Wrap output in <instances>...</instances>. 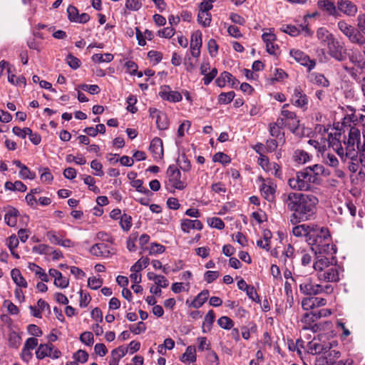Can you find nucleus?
Listing matches in <instances>:
<instances>
[{
    "label": "nucleus",
    "instance_id": "obj_8",
    "mask_svg": "<svg viewBox=\"0 0 365 365\" xmlns=\"http://www.w3.org/2000/svg\"><path fill=\"white\" fill-rule=\"evenodd\" d=\"M290 55L302 66H307L309 71L314 68L316 65L314 60H311L307 55L300 50L292 49L290 51Z\"/></svg>",
    "mask_w": 365,
    "mask_h": 365
},
{
    "label": "nucleus",
    "instance_id": "obj_3",
    "mask_svg": "<svg viewBox=\"0 0 365 365\" xmlns=\"http://www.w3.org/2000/svg\"><path fill=\"white\" fill-rule=\"evenodd\" d=\"M289 185L297 190H309L313 183H319L317 177L312 175L311 168H306L304 170L297 173L296 178L289 180Z\"/></svg>",
    "mask_w": 365,
    "mask_h": 365
},
{
    "label": "nucleus",
    "instance_id": "obj_14",
    "mask_svg": "<svg viewBox=\"0 0 365 365\" xmlns=\"http://www.w3.org/2000/svg\"><path fill=\"white\" fill-rule=\"evenodd\" d=\"M340 137L341 133H335L334 136L330 134L329 135V146L332 147L337 154L341 156V159L346 161L347 158H345V151L341 146Z\"/></svg>",
    "mask_w": 365,
    "mask_h": 365
},
{
    "label": "nucleus",
    "instance_id": "obj_24",
    "mask_svg": "<svg viewBox=\"0 0 365 365\" xmlns=\"http://www.w3.org/2000/svg\"><path fill=\"white\" fill-rule=\"evenodd\" d=\"M275 187L272 185L262 183L260 187L262 195L268 202H273L274 200Z\"/></svg>",
    "mask_w": 365,
    "mask_h": 365
},
{
    "label": "nucleus",
    "instance_id": "obj_36",
    "mask_svg": "<svg viewBox=\"0 0 365 365\" xmlns=\"http://www.w3.org/2000/svg\"><path fill=\"white\" fill-rule=\"evenodd\" d=\"M120 226L123 230L128 231L132 226V218L130 215L123 214L120 217Z\"/></svg>",
    "mask_w": 365,
    "mask_h": 365
},
{
    "label": "nucleus",
    "instance_id": "obj_60",
    "mask_svg": "<svg viewBox=\"0 0 365 365\" xmlns=\"http://www.w3.org/2000/svg\"><path fill=\"white\" fill-rule=\"evenodd\" d=\"M314 301L313 297L304 298L302 302V307L304 310L312 309L314 308Z\"/></svg>",
    "mask_w": 365,
    "mask_h": 365
},
{
    "label": "nucleus",
    "instance_id": "obj_35",
    "mask_svg": "<svg viewBox=\"0 0 365 365\" xmlns=\"http://www.w3.org/2000/svg\"><path fill=\"white\" fill-rule=\"evenodd\" d=\"M217 324L220 327L225 329H230L234 325L233 321L228 317H221L217 320Z\"/></svg>",
    "mask_w": 365,
    "mask_h": 365
},
{
    "label": "nucleus",
    "instance_id": "obj_19",
    "mask_svg": "<svg viewBox=\"0 0 365 365\" xmlns=\"http://www.w3.org/2000/svg\"><path fill=\"white\" fill-rule=\"evenodd\" d=\"M162 91L159 93V96L165 101L170 102H179L182 100V95L178 91H167L170 89V86H165L161 88Z\"/></svg>",
    "mask_w": 365,
    "mask_h": 365
},
{
    "label": "nucleus",
    "instance_id": "obj_51",
    "mask_svg": "<svg viewBox=\"0 0 365 365\" xmlns=\"http://www.w3.org/2000/svg\"><path fill=\"white\" fill-rule=\"evenodd\" d=\"M129 329L133 334H139L145 331L146 327L143 322H139L136 325H130Z\"/></svg>",
    "mask_w": 365,
    "mask_h": 365
},
{
    "label": "nucleus",
    "instance_id": "obj_9",
    "mask_svg": "<svg viewBox=\"0 0 365 365\" xmlns=\"http://www.w3.org/2000/svg\"><path fill=\"white\" fill-rule=\"evenodd\" d=\"M202 44V33L197 30L192 33L190 41L191 54L193 57L197 58L200 56Z\"/></svg>",
    "mask_w": 365,
    "mask_h": 365
},
{
    "label": "nucleus",
    "instance_id": "obj_17",
    "mask_svg": "<svg viewBox=\"0 0 365 365\" xmlns=\"http://www.w3.org/2000/svg\"><path fill=\"white\" fill-rule=\"evenodd\" d=\"M227 82L230 83L232 87H236L240 83L236 78L227 71L222 72L215 81L216 84L220 88L225 87Z\"/></svg>",
    "mask_w": 365,
    "mask_h": 365
},
{
    "label": "nucleus",
    "instance_id": "obj_15",
    "mask_svg": "<svg viewBox=\"0 0 365 365\" xmlns=\"http://www.w3.org/2000/svg\"><path fill=\"white\" fill-rule=\"evenodd\" d=\"M281 115L284 117L286 125L292 132H294L298 129L299 125V120L297 119L296 114L294 112L288 110L283 109L281 112Z\"/></svg>",
    "mask_w": 365,
    "mask_h": 365
},
{
    "label": "nucleus",
    "instance_id": "obj_49",
    "mask_svg": "<svg viewBox=\"0 0 365 365\" xmlns=\"http://www.w3.org/2000/svg\"><path fill=\"white\" fill-rule=\"evenodd\" d=\"M329 263L328 258L324 257L319 259L314 264V268L315 270H319V272L329 267L328 264Z\"/></svg>",
    "mask_w": 365,
    "mask_h": 365
},
{
    "label": "nucleus",
    "instance_id": "obj_52",
    "mask_svg": "<svg viewBox=\"0 0 365 365\" xmlns=\"http://www.w3.org/2000/svg\"><path fill=\"white\" fill-rule=\"evenodd\" d=\"M127 103V110L128 111H130L132 113H135V112H137L138 109L135 106V104L137 103V98L135 96L130 95L129 97H128Z\"/></svg>",
    "mask_w": 365,
    "mask_h": 365
},
{
    "label": "nucleus",
    "instance_id": "obj_61",
    "mask_svg": "<svg viewBox=\"0 0 365 365\" xmlns=\"http://www.w3.org/2000/svg\"><path fill=\"white\" fill-rule=\"evenodd\" d=\"M143 182L142 180L138 179L132 182V186L135 187L138 192L142 193H148L150 191L143 186Z\"/></svg>",
    "mask_w": 365,
    "mask_h": 365
},
{
    "label": "nucleus",
    "instance_id": "obj_53",
    "mask_svg": "<svg viewBox=\"0 0 365 365\" xmlns=\"http://www.w3.org/2000/svg\"><path fill=\"white\" fill-rule=\"evenodd\" d=\"M103 284V280L96 277H90L88 280V286L92 289H98Z\"/></svg>",
    "mask_w": 365,
    "mask_h": 365
},
{
    "label": "nucleus",
    "instance_id": "obj_45",
    "mask_svg": "<svg viewBox=\"0 0 365 365\" xmlns=\"http://www.w3.org/2000/svg\"><path fill=\"white\" fill-rule=\"evenodd\" d=\"M19 175L22 179L34 180L36 178L35 173L31 172L27 166L22 167L19 171Z\"/></svg>",
    "mask_w": 365,
    "mask_h": 365
},
{
    "label": "nucleus",
    "instance_id": "obj_44",
    "mask_svg": "<svg viewBox=\"0 0 365 365\" xmlns=\"http://www.w3.org/2000/svg\"><path fill=\"white\" fill-rule=\"evenodd\" d=\"M80 340L88 346H91L93 344V335L91 331H85L80 336Z\"/></svg>",
    "mask_w": 365,
    "mask_h": 365
},
{
    "label": "nucleus",
    "instance_id": "obj_30",
    "mask_svg": "<svg viewBox=\"0 0 365 365\" xmlns=\"http://www.w3.org/2000/svg\"><path fill=\"white\" fill-rule=\"evenodd\" d=\"M215 315L213 310H210L205 315L202 324V332L206 333L210 331L212 325L215 321Z\"/></svg>",
    "mask_w": 365,
    "mask_h": 365
},
{
    "label": "nucleus",
    "instance_id": "obj_38",
    "mask_svg": "<svg viewBox=\"0 0 365 365\" xmlns=\"http://www.w3.org/2000/svg\"><path fill=\"white\" fill-rule=\"evenodd\" d=\"M21 336L15 331L11 332L9 336V346L13 348H18L21 344Z\"/></svg>",
    "mask_w": 365,
    "mask_h": 365
},
{
    "label": "nucleus",
    "instance_id": "obj_25",
    "mask_svg": "<svg viewBox=\"0 0 365 365\" xmlns=\"http://www.w3.org/2000/svg\"><path fill=\"white\" fill-rule=\"evenodd\" d=\"M19 212L14 207H11L4 217L5 222L10 227H15L17 223V217Z\"/></svg>",
    "mask_w": 365,
    "mask_h": 365
},
{
    "label": "nucleus",
    "instance_id": "obj_41",
    "mask_svg": "<svg viewBox=\"0 0 365 365\" xmlns=\"http://www.w3.org/2000/svg\"><path fill=\"white\" fill-rule=\"evenodd\" d=\"M213 161L219 162L222 164H227L230 163L231 158L227 154H225L222 152H218L214 155Z\"/></svg>",
    "mask_w": 365,
    "mask_h": 365
},
{
    "label": "nucleus",
    "instance_id": "obj_57",
    "mask_svg": "<svg viewBox=\"0 0 365 365\" xmlns=\"http://www.w3.org/2000/svg\"><path fill=\"white\" fill-rule=\"evenodd\" d=\"M207 48H208L209 53L212 56H215L217 54V51H218V46L215 39L211 38L208 41Z\"/></svg>",
    "mask_w": 365,
    "mask_h": 365
},
{
    "label": "nucleus",
    "instance_id": "obj_42",
    "mask_svg": "<svg viewBox=\"0 0 365 365\" xmlns=\"http://www.w3.org/2000/svg\"><path fill=\"white\" fill-rule=\"evenodd\" d=\"M208 225L218 230H222L225 227L224 222L219 217H211L207 219Z\"/></svg>",
    "mask_w": 365,
    "mask_h": 365
},
{
    "label": "nucleus",
    "instance_id": "obj_59",
    "mask_svg": "<svg viewBox=\"0 0 365 365\" xmlns=\"http://www.w3.org/2000/svg\"><path fill=\"white\" fill-rule=\"evenodd\" d=\"M165 250V247L163 245H161L158 243H152L150 248L149 254H161L164 252Z\"/></svg>",
    "mask_w": 365,
    "mask_h": 365
},
{
    "label": "nucleus",
    "instance_id": "obj_58",
    "mask_svg": "<svg viewBox=\"0 0 365 365\" xmlns=\"http://www.w3.org/2000/svg\"><path fill=\"white\" fill-rule=\"evenodd\" d=\"M246 294L252 300L259 302V297L253 286H250L246 290Z\"/></svg>",
    "mask_w": 365,
    "mask_h": 365
},
{
    "label": "nucleus",
    "instance_id": "obj_20",
    "mask_svg": "<svg viewBox=\"0 0 365 365\" xmlns=\"http://www.w3.org/2000/svg\"><path fill=\"white\" fill-rule=\"evenodd\" d=\"M292 101L294 105L300 108H303L308 103V98L303 93L300 86H297L294 88Z\"/></svg>",
    "mask_w": 365,
    "mask_h": 365
},
{
    "label": "nucleus",
    "instance_id": "obj_37",
    "mask_svg": "<svg viewBox=\"0 0 365 365\" xmlns=\"http://www.w3.org/2000/svg\"><path fill=\"white\" fill-rule=\"evenodd\" d=\"M322 343L310 341L308 343L309 351L312 354H319L323 353V346L321 345Z\"/></svg>",
    "mask_w": 365,
    "mask_h": 365
},
{
    "label": "nucleus",
    "instance_id": "obj_13",
    "mask_svg": "<svg viewBox=\"0 0 365 365\" xmlns=\"http://www.w3.org/2000/svg\"><path fill=\"white\" fill-rule=\"evenodd\" d=\"M337 9L349 16H354L358 10L356 6L349 0H339Z\"/></svg>",
    "mask_w": 365,
    "mask_h": 365
},
{
    "label": "nucleus",
    "instance_id": "obj_23",
    "mask_svg": "<svg viewBox=\"0 0 365 365\" xmlns=\"http://www.w3.org/2000/svg\"><path fill=\"white\" fill-rule=\"evenodd\" d=\"M181 229L184 232H189L190 229L201 230L203 227L202 223L198 220L182 219L181 220Z\"/></svg>",
    "mask_w": 365,
    "mask_h": 365
},
{
    "label": "nucleus",
    "instance_id": "obj_46",
    "mask_svg": "<svg viewBox=\"0 0 365 365\" xmlns=\"http://www.w3.org/2000/svg\"><path fill=\"white\" fill-rule=\"evenodd\" d=\"M13 133L16 135L17 136L24 139L26 136L29 134L31 133V129L29 128H24L21 129V128L18 126H15L13 128L12 130Z\"/></svg>",
    "mask_w": 365,
    "mask_h": 365
},
{
    "label": "nucleus",
    "instance_id": "obj_12",
    "mask_svg": "<svg viewBox=\"0 0 365 365\" xmlns=\"http://www.w3.org/2000/svg\"><path fill=\"white\" fill-rule=\"evenodd\" d=\"M317 227H318V226L315 225H309L304 224L297 225L293 227L292 233L296 237H306V240L307 241V240L310 238V235L315 232Z\"/></svg>",
    "mask_w": 365,
    "mask_h": 365
},
{
    "label": "nucleus",
    "instance_id": "obj_32",
    "mask_svg": "<svg viewBox=\"0 0 365 365\" xmlns=\"http://www.w3.org/2000/svg\"><path fill=\"white\" fill-rule=\"evenodd\" d=\"M92 61L95 63H109L113 61V55L111 53H96L92 56Z\"/></svg>",
    "mask_w": 365,
    "mask_h": 365
},
{
    "label": "nucleus",
    "instance_id": "obj_33",
    "mask_svg": "<svg viewBox=\"0 0 365 365\" xmlns=\"http://www.w3.org/2000/svg\"><path fill=\"white\" fill-rule=\"evenodd\" d=\"M317 38L323 42L327 43L329 39L333 38L334 36L330 34L326 29L319 28L317 31Z\"/></svg>",
    "mask_w": 365,
    "mask_h": 365
},
{
    "label": "nucleus",
    "instance_id": "obj_2",
    "mask_svg": "<svg viewBox=\"0 0 365 365\" xmlns=\"http://www.w3.org/2000/svg\"><path fill=\"white\" fill-rule=\"evenodd\" d=\"M331 239L329 231L325 227L316 228L315 232L310 235L307 243L311 246L312 252L317 254L333 255L336 252L335 245L331 244Z\"/></svg>",
    "mask_w": 365,
    "mask_h": 365
},
{
    "label": "nucleus",
    "instance_id": "obj_4",
    "mask_svg": "<svg viewBox=\"0 0 365 365\" xmlns=\"http://www.w3.org/2000/svg\"><path fill=\"white\" fill-rule=\"evenodd\" d=\"M344 139L346 137L344 136ZM345 145V158L349 160H357L358 151L361 146V133L356 127H351L347 140H344Z\"/></svg>",
    "mask_w": 365,
    "mask_h": 365
},
{
    "label": "nucleus",
    "instance_id": "obj_48",
    "mask_svg": "<svg viewBox=\"0 0 365 365\" xmlns=\"http://www.w3.org/2000/svg\"><path fill=\"white\" fill-rule=\"evenodd\" d=\"M158 34L160 37L170 38L175 34V29L171 26L166 27L159 30Z\"/></svg>",
    "mask_w": 365,
    "mask_h": 365
},
{
    "label": "nucleus",
    "instance_id": "obj_56",
    "mask_svg": "<svg viewBox=\"0 0 365 365\" xmlns=\"http://www.w3.org/2000/svg\"><path fill=\"white\" fill-rule=\"evenodd\" d=\"M281 30L292 36H296L299 34L298 29L292 25H284L282 26Z\"/></svg>",
    "mask_w": 365,
    "mask_h": 365
},
{
    "label": "nucleus",
    "instance_id": "obj_1",
    "mask_svg": "<svg viewBox=\"0 0 365 365\" xmlns=\"http://www.w3.org/2000/svg\"><path fill=\"white\" fill-rule=\"evenodd\" d=\"M281 199L289 210L293 212L290 222L297 225L312 219L315 215L318 198L312 194L284 193Z\"/></svg>",
    "mask_w": 365,
    "mask_h": 365
},
{
    "label": "nucleus",
    "instance_id": "obj_40",
    "mask_svg": "<svg viewBox=\"0 0 365 365\" xmlns=\"http://www.w3.org/2000/svg\"><path fill=\"white\" fill-rule=\"evenodd\" d=\"M295 160L300 163H305L309 160L308 153L302 150H297L294 153Z\"/></svg>",
    "mask_w": 365,
    "mask_h": 365
},
{
    "label": "nucleus",
    "instance_id": "obj_27",
    "mask_svg": "<svg viewBox=\"0 0 365 365\" xmlns=\"http://www.w3.org/2000/svg\"><path fill=\"white\" fill-rule=\"evenodd\" d=\"M209 297V291L207 289L202 290L192 302L191 306L194 308H200L207 301Z\"/></svg>",
    "mask_w": 365,
    "mask_h": 365
},
{
    "label": "nucleus",
    "instance_id": "obj_11",
    "mask_svg": "<svg viewBox=\"0 0 365 365\" xmlns=\"http://www.w3.org/2000/svg\"><path fill=\"white\" fill-rule=\"evenodd\" d=\"M318 278L326 282H338L339 280V271L335 267H329L318 273Z\"/></svg>",
    "mask_w": 365,
    "mask_h": 365
},
{
    "label": "nucleus",
    "instance_id": "obj_21",
    "mask_svg": "<svg viewBox=\"0 0 365 365\" xmlns=\"http://www.w3.org/2000/svg\"><path fill=\"white\" fill-rule=\"evenodd\" d=\"M149 150L155 158L161 159L163 156L162 140L160 138H154L150 143Z\"/></svg>",
    "mask_w": 365,
    "mask_h": 365
},
{
    "label": "nucleus",
    "instance_id": "obj_39",
    "mask_svg": "<svg viewBox=\"0 0 365 365\" xmlns=\"http://www.w3.org/2000/svg\"><path fill=\"white\" fill-rule=\"evenodd\" d=\"M235 97V92L230 91L227 93H222L219 95L218 101L220 103L227 104L230 103Z\"/></svg>",
    "mask_w": 365,
    "mask_h": 365
},
{
    "label": "nucleus",
    "instance_id": "obj_10",
    "mask_svg": "<svg viewBox=\"0 0 365 365\" xmlns=\"http://www.w3.org/2000/svg\"><path fill=\"white\" fill-rule=\"evenodd\" d=\"M212 3L202 1L199 5L197 21H202V16H206V21H204V27L208 26L211 22V14L209 11L212 9Z\"/></svg>",
    "mask_w": 365,
    "mask_h": 365
},
{
    "label": "nucleus",
    "instance_id": "obj_47",
    "mask_svg": "<svg viewBox=\"0 0 365 365\" xmlns=\"http://www.w3.org/2000/svg\"><path fill=\"white\" fill-rule=\"evenodd\" d=\"M68 17L71 21L76 22L79 16L78 11L74 6L70 5L67 9Z\"/></svg>",
    "mask_w": 365,
    "mask_h": 365
},
{
    "label": "nucleus",
    "instance_id": "obj_5",
    "mask_svg": "<svg viewBox=\"0 0 365 365\" xmlns=\"http://www.w3.org/2000/svg\"><path fill=\"white\" fill-rule=\"evenodd\" d=\"M337 25L339 29L348 38L351 43L359 46H362L365 43L364 36L351 25L347 24L344 20L339 21Z\"/></svg>",
    "mask_w": 365,
    "mask_h": 365
},
{
    "label": "nucleus",
    "instance_id": "obj_50",
    "mask_svg": "<svg viewBox=\"0 0 365 365\" xmlns=\"http://www.w3.org/2000/svg\"><path fill=\"white\" fill-rule=\"evenodd\" d=\"M33 252L41 255H51V247L46 245H39L33 247Z\"/></svg>",
    "mask_w": 365,
    "mask_h": 365
},
{
    "label": "nucleus",
    "instance_id": "obj_31",
    "mask_svg": "<svg viewBox=\"0 0 365 365\" xmlns=\"http://www.w3.org/2000/svg\"><path fill=\"white\" fill-rule=\"evenodd\" d=\"M11 275L14 282L19 286L21 287H26L27 282L25 279L23 277L21 272L18 269H13L11 272Z\"/></svg>",
    "mask_w": 365,
    "mask_h": 365
},
{
    "label": "nucleus",
    "instance_id": "obj_16",
    "mask_svg": "<svg viewBox=\"0 0 365 365\" xmlns=\"http://www.w3.org/2000/svg\"><path fill=\"white\" fill-rule=\"evenodd\" d=\"M299 290L306 295H316L322 292V287L319 284H313L310 280L301 283Z\"/></svg>",
    "mask_w": 365,
    "mask_h": 365
},
{
    "label": "nucleus",
    "instance_id": "obj_7",
    "mask_svg": "<svg viewBox=\"0 0 365 365\" xmlns=\"http://www.w3.org/2000/svg\"><path fill=\"white\" fill-rule=\"evenodd\" d=\"M167 175L169 182L175 189L183 190L186 187L185 182L180 180V171L175 165H170L168 167Z\"/></svg>",
    "mask_w": 365,
    "mask_h": 365
},
{
    "label": "nucleus",
    "instance_id": "obj_63",
    "mask_svg": "<svg viewBox=\"0 0 365 365\" xmlns=\"http://www.w3.org/2000/svg\"><path fill=\"white\" fill-rule=\"evenodd\" d=\"M91 167L92 169L95 170L97 172L96 173V175H98V176H103V175L104 173L103 171V165L97 160H93L91 163Z\"/></svg>",
    "mask_w": 365,
    "mask_h": 365
},
{
    "label": "nucleus",
    "instance_id": "obj_43",
    "mask_svg": "<svg viewBox=\"0 0 365 365\" xmlns=\"http://www.w3.org/2000/svg\"><path fill=\"white\" fill-rule=\"evenodd\" d=\"M66 62L73 69H77L81 66V61L78 58L73 56L71 53H69L67 56Z\"/></svg>",
    "mask_w": 365,
    "mask_h": 365
},
{
    "label": "nucleus",
    "instance_id": "obj_22",
    "mask_svg": "<svg viewBox=\"0 0 365 365\" xmlns=\"http://www.w3.org/2000/svg\"><path fill=\"white\" fill-rule=\"evenodd\" d=\"M317 6L319 9L327 12L329 15L338 16L339 12L334 3L330 0H319Z\"/></svg>",
    "mask_w": 365,
    "mask_h": 365
},
{
    "label": "nucleus",
    "instance_id": "obj_55",
    "mask_svg": "<svg viewBox=\"0 0 365 365\" xmlns=\"http://www.w3.org/2000/svg\"><path fill=\"white\" fill-rule=\"evenodd\" d=\"M3 305L4 307H6L7 311L10 314H17L19 312V308L10 300H4Z\"/></svg>",
    "mask_w": 365,
    "mask_h": 365
},
{
    "label": "nucleus",
    "instance_id": "obj_29",
    "mask_svg": "<svg viewBox=\"0 0 365 365\" xmlns=\"http://www.w3.org/2000/svg\"><path fill=\"white\" fill-rule=\"evenodd\" d=\"M196 349L193 346H188L186 349L185 352L180 357V360L183 362L185 361H190L195 362L196 361L197 357L195 354Z\"/></svg>",
    "mask_w": 365,
    "mask_h": 365
},
{
    "label": "nucleus",
    "instance_id": "obj_26",
    "mask_svg": "<svg viewBox=\"0 0 365 365\" xmlns=\"http://www.w3.org/2000/svg\"><path fill=\"white\" fill-rule=\"evenodd\" d=\"M90 252L94 256L99 257L108 255L110 251L108 250L107 245L104 243H96L91 247Z\"/></svg>",
    "mask_w": 365,
    "mask_h": 365
},
{
    "label": "nucleus",
    "instance_id": "obj_6",
    "mask_svg": "<svg viewBox=\"0 0 365 365\" xmlns=\"http://www.w3.org/2000/svg\"><path fill=\"white\" fill-rule=\"evenodd\" d=\"M327 53L331 58L338 61H344L346 59L347 49L334 37L327 43Z\"/></svg>",
    "mask_w": 365,
    "mask_h": 365
},
{
    "label": "nucleus",
    "instance_id": "obj_18",
    "mask_svg": "<svg viewBox=\"0 0 365 365\" xmlns=\"http://www.w3.org/2000/svg\"><path fill=\"white\" fill-rule=\"evenodd\" d=\"M262 38L266 43L267 51L271 55H276V50L278 49V46L274 44L277 39L276 35L272 33H264Z\"/></svg>",
    "mask_w": 365,
    "mask_h": 365
},
{
    "label": "nucleus",
    "instance_id": "obj_64",
    "mask_svg": "<svg viewBox=\"0 0 365 365\" xmlns=\"http://www.w3.org/2000/svg\"><path fill=\"white\" fill-rule=\"evenodd\" d=\"M358 30L365 35V14H360L357 18Z\"/></svg>",
    "mask_w": 365,
    "mask_h": 365
},
{
    "label": "nucleus",
    "instance_id": "obj_34",
    "mask_svg": "<svg viewBox=\"0 0 365 365\" xmlns=\"http://www.w3.org/2000/svg\"><path fill=\"white\" fill-rule=\"evenodd\" d=\"M156 125L158 129L165 130L168 126V122L165 114L161 113L156 115Z\"/></svg>",
    "mask_w": 365,
    "mask_h": 365
},
{
    "label": "nucleus",
    "instance_id": "obj_54",
    "mask_svg": "<svg viewBox=\"0 0 365 365\" xmlns=\"http://www.w3.org/2000/svg\"><path fill=\"white\" fill-rule=\"evenodd\" d=\"M142 6V3L140 0H127L125 7L129 10L138 11Z\"/></svg>",
    "mask_w": 365,
    "mask_h": 365
},
{
    "label": "nucleus",
    "instance_id": "obj_28",
    "mask_svg": "<svg viewBox=\"0 0 365 365\" xmlns=\"http://www.w3.org/2000/svg\"><path fill=\"white\" fill-rule=\"evenodd\" d=\"M54 346L52 344H41L36 351V357L41 359L46 356H49Z\"/></svg>",
    "mask_w": 365,
    "mask_h": 365
},
{
    "label": "nucleus",
    "instance_id": "obj_62",
    "mask_svg": "<svg viewBox=\"0 0 365 365\" xmlns=\"http://www.w3.org/2000/svg\"><path fill=\"white\" fill-rule=\"evenodd\" d=\"M74 358L78 361L85 363L88 359V354L86 351L80 349L74 354Z\"/></svg>",
    "mask_w": 365,
    "mask_h": 365
}]
</instances>
